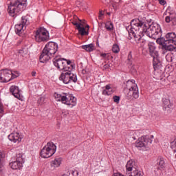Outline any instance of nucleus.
I'll return each instance as SVG.
<instances>
[{
  "label": "nucleus",
  "instance_id": "f257e3e1",
  "mask_svg": "<svg viewBox=\"0 0 176 176\" xmlns=\"http://www.w3.org/2000/svg\"><path fill=\"white\" fill-rule=\"evenodd\" d=\"M126 30L129 32L128 39L133 45H135V43L137 45L140 43L141 45H144L146 42L142 38L144 35L152 39H156V38H159L162 35L160 25L157 23L149 25L146 17H139L132 20L131 24L126 27Z\"/></svg>",
  "mask_w": 176,
  "mask_h": 176
},
{
  "label": "nucleus",
  "instance_id": "f03ea898",
  "mask_svg": "<svg viewBox=\"0 0 176 176\" xmlns=\"http://www.w3.org/2000/svg\"><path fill=\"white\" fill-rule=\"evenodd\" d=\"M58 50V45L54 42H49L45 46L40 56L39 60L41 63H46L49 61L52 56H54Z\"/></svg>",
  "mask_w": 176,
  "mask_h": 176
},
{
  "label": "nucleus",
  "instance_id": "7ed1b4c3",
  "mask_svg": "<svg viewBox=\"0 0 176 176\" xmlns=\"http://www.w3.org/2000/svg\"><path fill=\"white\" fill-rule=\"evenodd\" d=\"M126 100L131 101L138 100L140 97V91L138 90V86L135 84V80H129L126 82V87L124 89Z\"/></svg>",
  "mask_w": 176,
  "mask_h": 176
},
{
  "label": "nucleus",
  "instance_id": "20e7f679",
  "mask_svg": "<svg viewBox=\"0 0 176 176\" xmlns=\"http://www.w3.org/2000/svg\"><path fill=\"white\" fill-rule=\"evenodd\" d=\"M27 3V0H16L10 3L8 8V12L11 17L16 18L21 13L24 6Z\"/></svg>",
  "mask_w": 176,
  "mask_h": 176
},
{
  "label": "nucleus",
  "instance_id": "39448f33",
  "mask_svg": "<svg viewBox=\"0 0 176 176\" xmlns=\"http://www.w3.org/2000/svg\"><path fill=\"white\" fill-rule=\"evenodd\" d=\"M54 97L56 101L62 102V104H65L69 107H75V105H76V98L72 94L68 93L58 94L55 92L54 94Z\"/></svg>",
  "mask_w": 176,
  "mask_h": 176
},
{
  "label": "nucleus",
  "instance_id": "423d86ee",
  "mask_svg": "<svg viewBox=\"0 0 176 176\" xmlns=\"http://www.w3.org/2000/svg\"><path fill=\"white\" fill-rule=\"evenodd\" d=\"M75 68V66L68 67L67 70H64L59 76V80H62L65 85L68 83H76L78 82V77L76 74L72 73V69Z\"/></svg>",
  "mask_w": 176,
  "mask_h": 176
},
{
  "label": "nucleus",
  "instance_id": "0eeeda50",
  "mask_svg": "<svg viewBox=\"0 0 176 176\" xmlns=\"http://www.w3.org/2000/svg\"><path fill=\"white\" fill-rule=\"evenodd\" d=\"M19 76H20V74L17 71L2 69L0 71V82L6 83L19 78Z\"/></svg>",
  "mask_w": 176,
  "mask_h": 176
},
{
  "label": "nucleus",
  "instance_id": "6e6552de",
  "mask_svg": "<svg viewBox=\"0 0 176 176\" xmlns=\"http://www.w3.org/2000/svg\"><path fill=\"white\" fill-rule=\"evenodd\" d=\"M56 151H57L56 144L49 142L41 151L40 156L43 159H49V157H52L56 153Z\"/></svg>",
  "mask_w": 176,
  "mask_h": 176
},
{
  "label": "nucleus",
  "instance_id": "1a4fd4ad",
  "mask_svg": "<svg viewBox=\"0 0 176 176\" xmlns=\"http://www.w3.org/2000/svg\"><path fill=\"white\" fill-rule=\"evenodd\" d=\"M148 50H149V54L153 57V65L155 71L157 69H160L162 68V62L159 60V52L156 51V46H155V44L150 43L148 44Z\"/></svg>",
  "mask_w": 176,
  "mask_h": 176
},
{
  "label": "nucleus",
  "instance_id": "9d476101",
  "mask_svg": "<svg viewBox=\"0 0 176 176\" xmlns=\"http://www.w3.org/2000/svg\"><path fill=\"white\" fill-rule=\"evenodd\" d=\"M53 63L54 66L58 69H60V71H67L68 67H75V65H71V60L63 58L60 56H56L53 60Z\"/></svg>",
  "mask_w": 176,
  "mask_h": 176
},
{
  "label": "nucleus",
  "instance_id": "9b49d317",
  "mask_svg": "<svg viewBox=\"0 0 176 176\" xmlns=\"http://www.w3.org/2000/svg\"><path fill=\"white\" fill-rule=\"evenodd\" d=\"M34 36L36 42H47L50 38L49 32L45 28L37 30Z\"/></svg>",
  "mask_w": 176,
  "mask_h": 176
},
{
  "label": "nucleus",
  "instance_id": "f8f14e48",
  "mask_svg": "<svg viewBox=\"0 0 176 176\" xmlns=\"http://www.w3.org/2000/svg\"><path fill=\"white\" fill-rule=\"evenodd\" d=\"M151 144H152V139H151V138L148 136H142L135 142V145L136 148L146 149V148L149 147Z\"/></svg>",
  "mask_w": 176,
  "mask_h": 176
},
{
  "label": "nucleus",
  "instance_id": "ddd939ff",
  "mask_svg": "<svg viewBox=\"0 0 176 176\" xmlns=\"http://www.w3.org/2000/svg\"><path fill=\"white\" fill-rule=\"evenodd\" d=\"M24 163V157L23 154H16V161L10 163V166L12 170H20L23 167V164Z\"/></svg>",
  "mask_w": 176,
  "mask_h": 176
},
{
  "label": "nucleus",
  "instance_id": "4468645a",
  "mask_svg": "<svg viewBox=\"0 0 176 176\" xmlns=\"http://www.w3.org/2000/svg\"><path fill=\"white\" fill-rule=\"evenodd\" d=\"M10 91L15 97V98L21 100L22 96L20 94V89H19V87L14 85L11 86L10 88Z\"/></svg>",
  "mask_w": 176,
  "mask_h": 176
},
{
  "label": "nucleus",
  "instance_id": "2eb2a0df",
  "mask_svg": "<svg viewBox=\"0 0 176 176\" xmlns=\"http://www.w3.org/2000/svg\"><path fill=\"white\" fill-rule=\"evenodd\" d=\"M165 41H166V43H173L175 45L176 43V34L174 32H170L166 34L165 36Z\"/></svg>",
  "mask_w": 176,
  "mask_h": 176
},
{
  "label": "nucleus",
  "instance_id": "dca6fc26",
  "mask_svg": "<svg viewBox=\"0 0 176 176\" xmlns=\"http://www.w3.org/2000/svg\"><path fill=\"white\" fill-rule=\"evenodd\" d=\"M8 140L12 141V142H21V137L20 136V133H11L8 135Z\"/></svg>",
  "mask_w": 176,
  "mask_h": 176
},
{
  "label": "nucleus",
  "instance_id": "f3484780",
  "mask_svg": "<svg viewBox=\"0 0 176 176\" xmlns=\"http://www.w3.org/2000/svg\"><path fill=\"white\" fill-rule=\"evenodd\" d=\"M105 89H103L102 94L103 96H112L113 94V89H112V85L109 84L107 85L105 87Z\"/></svg>",
  "mask_w": 176,
  "mask_h": 176
},
{
  "label": "nucleus",
  "instance_id": "a211bd4d",
  "mask_svg": "<svg viewBox=\"0 0 176 176\" xmlns=\"http://www.w3.org/2000/svg\"><path fill=\"white\" fill-rule=\"evenodd\" d=\"M166 23H171L172 25H176V15L175 13L170 14L165 18Z\"/></svg>",
  "mask_w": 176,
  "mask_h": 176
},
{
  "label": "nucleus",
  "instance_id": "6ab92c4d",
  "mask_svg": "<svg viewBox=\"0 0 176 176\" xmlns=\"http://www.w3.org/2000/svg\"><path fill=\"white\" fill-rule=\"evenodd\" d=\"M26 27L23 26L21 23H19L15 25V32L18 35H20L24 32V30H25Z\"/></svg>",
  "mask_w": 176,
  "mask_h": 176
},
{
  "label": "nucleus",
  "instance_id": "aec40b11",
  "mask_svg": "<svg viewBox=\"0 0 176 176\" xmlns=\"http://www.w3.org/2000/svg\"><path fill=\"white\" fill-rule=\"evenodd\" d=\"M134 166H135V162H134L133 160L128 161L126 165L127 173H130V171H133V170L135 168Z\"/></svg>",
  "mask_w": 176,
  "mask_h": 176
},
{
  "label": "nucleus",
  "instance_id": "412c9836",
  "mask_svg": "<svg viewBox=\"0 0 176 176\" xmlns=\"http://www.w3.org/2000/svg\"><path fill=\"white\" fill-rule=\"evenodd\" d=\"M81 47L83 50H86L88 52H94V50H96V46H94V44L93 43L82 45Z\"/></svg>",
  "mask_w": 176,
  "mask_h": 176
},
{
  "label": "nucleus",
  "instance_id": "4be33fe9",
  "mask_svg": "<svg viewBox=\"0 0 176 176\" xmlns=\"http://www.w3.org/2000/svg\"><path fill=\"white\" fill-rule=\"evenodd\" d=\"M61 165V158H55L54 160H53L51 162V167H53V168H56V167H60Z\"/></svg>",
  "mask_w": 176,
  "mask_h": 176
},
{
  "label": "nucleus",
  "instance_id": "5701e85b",
  "mask_svg": "<svg viewBox=\"0 0 176 176\" xmlns=\"http://www.w3.org/2000/svg\"><path fill=\"white\" fill-rule=\"evenodd\" d=\"M77 30L79 34H81L82 36H84L85 35V36L89 35V30H86V29L82 27V25H80L79 28H77Z\"/></svg>",
  "mask_w": 176,
  "mask_h": 176
},
{
  "label": "nucleus",
  "instance_id": "b1692460",
  "mask_svg": "<svg viewBox=\"0 0 176 176\" xmlns=\"http://www.w3.org/2000/svg\"><path fill=\"white\" fill-rule=\"evenodd\" d=\"M155 39H157L156 42L157 43H158V45H162L163 49L164 48V45H166L167 43V41H166V38H160V36H159L158 38H156Z\"/></svg>",
  "mask_w": 176,
  "mask_h": 176
},
{
  "label": "nucleus",
  "instance_id": "393cba45",
  "mask_svg": "<svg viewBox=\"0 0 176 176\" xmlns=\"http://www.w3.org/2000/svg\"><path fill=\"white\" fill-rule=\"evenodd\" d=\"M162 102L164 104V108L167 109V108H171V103L170 102V100L167 98L162 99Z\"/></svg>",
  "mask_w": 176,
  "mask_h": 176
},
{
  "label": "nucleus",
  "instance_id": "a878e982",
  "mask_svg": "<svg viewBox=\"0 0 176 176\" xmlns=\"http://www.w3.org/2000/svg\"><path fill=\"white\" fill-rule=\"evenodd\" d=\"M21 24H22V25L25 27H26V25H28V24H30V20L28 19V16H22Z\"/></svg>",
  "mask_w": 176,
  "mask_h": 176
},
{
  "label": "nucleus",
  "instance_id": "bb28decb",
  "mask_svg": "<svg viewBox=\"0 0 176 176\" xmlns=\"http://www.w3.org/2000/svg\"><path fill=\"white\" fill-rule=\"evenodd\" d=\"M133 172L129 173V176H141V171H138L136 168L132 170Z\"/></svg>",
  "mask_w": 176,
  "mask_h": 176
},
{
  "label": "nucleus",
  "instance_id": "cd10ccee",
  "mask_svg": "<svg viewBox=\"0 0 176 176\" xmlns=\"http://www.w3.org/2000/svg\"><path fill=\"white\" fill-rule=\"evenodd\" d=\"M105 28L107 31H112V30H113V24L112 22H107L105 24Z\"/></svg>",
  "mask_w": 176,
  "mask_h": 176
},
{
  "label": "nucleus",
  "instance_id": "c85d7f7f",
  "mask_svg": "<svg viewBox=\"0 0 176 176\" xmlns=\"http://www.w3.org/2000/svg\"><path fill=\"white\" fill-rule=\"evenodd\" d=\"M112 52L113 53L118 54L120 52V48L119 47V45L113 44L112 47Z\"/></svg>",
  "mask_w": 176,
  "mask_h": 176
},
{
  "label": "nucleus",
  "instance_id": "c756f323",
  "mask_svg": "<svg viewBox=\"0 0 176 176\" xmlns=\"http://www.w3.org/2000/svg\"><path fill=\"white\" fill-rule=\"evenodd\" d=\"M47 101V99L46 98L42 96V97H41V98L38 100L37 102H38V104H39L40 105H42V104H46Z\"/></svg>",
  "mask_w": 176,
  "mask_h": 176
},
{
  "label": "nucleus",
  "instance_id": "7c9ffc66",
  "mask_svg": "<svg viewBox=\"0 0 176 176\" xmlns=\"http://www.w3.org/2000/svg\"><path fill=\"white\" fill-rule=\"evenodd\" d=\"M5 157V153L3 151H0V173L3 170V166L1 164V160Z\"/></svg>",
  "mask_w": 176,
  "mask_h": 176
},
{
  "label": "nucleus",
  "instance_id": "2f4dec72",
  "mask_svg": "<svg viewBox=\"0 0 176 176\" xmlns=\"http://www.w3.org/2000/svg\"><path fill=\"white\" fill-rule=\"evenodd\" d=\"M160 161L158 162V164L161 168H164V166H166V162H164V159L162 157H160Z\"/></svg>",
  "mask_w": 176,
  "mask_h": 176
},
{
  "label": "nucleus",
  "instance_id": "473e14b6",
  "mask_svg": "<svg viewBox=\"0 0 176 176\" xmlns=\"http://www.w3.org/2000/svg\"><path fill=\"white\" fill-rule=\"evenodd\" d=\"M170 148L173 149V152H176V141L175 140L170 142Z\"/></svg>",
  "mask_w": 176,
  "mask_h": 176
},
{
  "label": "nucleus",
  "instance_id": "72a5a7b5",
  "mask_svg": "<svg viewBox=\"0 0 176 176\" xmlns=\"http://www.w3.org/2000/svg\"><path fill=\"white\" fill-rule=\"evenodd\" d=\"M113 100L114 102H116V104H119L120 101V97H119L118 96H115L113 97Z\"/></svg>",
  "mask_w": 176,
  "mask_h": 176
},
{
  "label": "nucleus",
  "instance_id": "f704fd0d",
  "mask_svg": "<svg viewBox=\"0 0 176 176\" xmlns=\"http://www.w3.org/2000/svg\"><path fill=\"white\" fill-rule=\"evenodd\" d=\"M128 61H129V64H132L133 63V55L131 54V52H129L128 54Z\"/></svg>",
  "mask_w": 176,
  "mask_h": 176
},
{
  "label": "nucleus",
  "instance_id": "c9c22d12",
  "mask_svg": "<svg viewBox=\"0 0 176 176\" xmlns=\"http://www.w3.org/2000/svg\"><path fill=\"white\" fill-rule=\"evenodd\" d=\"M72 23L73 24V25L76 26V30L80 27V25H82V23H78V22H76V21H72Z\"/></svg>",
  "mask_w": 176,
  "mask_h": 176
},
{
  "label": "nucleus",
  "instance_id": "e433bc0d",
  "mask_svg": "<svg viewBox=\"0 0 176 176\" xmlns=\"http://www.w3.org/2000/svg\"><path fill=\"white\" fill-rule=\"evenodd\" d=\"M3 116V107H2V104L0 103V118H2Z\"/></svg>",
  "mask_w": 176,
  "mask_h": 176
},
{
  "label": "nucleus",
  "instance_id": "4c0bfd02",
  "mask_svg": "<svg viewBox=\"0 0 176 176\" xmlns=\"http://www.w3.org/2000/svg\"><path fill=\"white\" fill-rule=\"evenodd\" d=\"M102 16H104V13H102V11H100L99 12V20H101Z\"/></svg>",
  "mask_w": 176,
  "mask_h": 176
},
{
  "label": "nucleus",
  "instance_id": "58836bf2",
  "mask_svg": "<svg viewBox=\"0 0 176 176\" xmlns=\"http://www.w3.org/2000/svg\"><path fill=\"white\" fill-rule=\"evenodd\" d=\"M107 54H107V53H102L100 54V57H102L103 58H105L107 57Z\"/></svg>",
  "mask_w": 176,
  "mask_h": 176
},
{
  "label": "nucleus",
  "instance_id": "ea45409f",
  "mask_svg": "<svg viewBox=\"0 0 176 176\" xmlns=\"http://www.w3.org/2000/svg\"><path fill=\"white\" fill-rule=\"evenodd\" d=\"M159 2L160 5H166V1L164 0H160Z\"/></svg>",
  "mask_w": 176,
  "mask_h": 176
},
{
  "label": "nucleus",
  "instance_id": "a19ab883",
  "mask_svg": "<svg viewBox=\"0 0 176 176\" xmlns=\"http://www.w3.org/2000/svg\"><path fill=\"white\" fill-rule=\"evenodd\" d=\"M113 176H123V175L119 173H114Z\"/></svg>",
  "mask_w": 176,
  "mask_h": 176
},
{
  "label": "nucleus",
  "instance_id": "79ce46f5",
  "mask_svg": "<svg viewBox=\"0 0 176 176\" xmlns=\"http://www.w3.org/2000/svg\"><path fill=\"white\" fill-rule=\"evenodd\" d=\"M104 69H108V68H109V65H104Z\"/></svg>",
  "mask_w": 176,
  "mask_h": 176
},
{
  "label": "nucleus",
  "instance_id": "37998d69",
  "mask_svg": "<svg viewBox=\"0 0 176 176\" xmlns=\"http://www.w3.org/2000/svg\"><path fill=\"white\" fill-rule=\"evenodd\" d=\"M32 76H36V72H32Z\"/></svg>",
  "mask_w": 176,
  "mask_h": 176
},
{
  "label": "nucleus",
  "instance_id": "c03bdc74",
  "mask_svg": "<svg viewBox=\"0 0 176 176\" xmlns=\"http://www.w3.org/2000/svg\"><path fill=\"white\" fill-rule=\"evenodd\" d=\"M87 30L89 31V28H90V26H89V25H87Z\"/></svg>",
  "mask_w": 176,
  "mask_h": 176
},
{
  "label": "nucleus",
  "instance_id": "a18cd8bd",
  "mask_svg": "<svg viewBox=\"0 0 176 176\" xmlns=\"http://www.w3.org/2000/svg\"><path fill=\"white\" fill-rule=\"evenodd\" d=\"M107 14H108L109 16H111V12H107Z\"/></svg>",
  "mask_w": 176,
  "mask_h": 176
},
{
  "label": "nucleus",
  "instance_id": "49530a36",
  "mask_svg": "<svg viewBox=\"0 0 176 176\" xmlns=\"http://www.w3.org/2000/svg\"><path fill=\"white\" fill-rule=\"evenodd\" d=\"M78 21H80V23H82V20L78 19Z\"/></svg>",
  "mask_w": 176,
  "mask_h": 176
},
{
  "label": "nucleus",
  "instance_id": "de8ad7c7",
  "mask_svg": "<svg viewBox=\"0 0 176 176\" xmlns=\"http://www.w3.org/2000/svg\"><path fill=\"white\" fill-rule=\"evenodd\" d=\"M175 159H176V154H175Z\"/></svg>",
  "mask_w": 176,
  "mask_h": 176
}]
</instances>
